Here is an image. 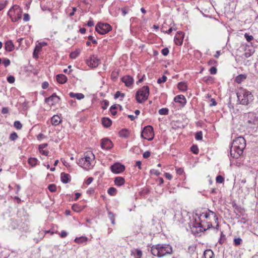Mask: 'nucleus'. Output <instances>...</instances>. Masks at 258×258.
<instances>
[{"label": "nucleus", "mask_w": 258, "mask_h": 258, "mask_svg": "<svg viewBox=\"0 0 258 258\" xmlns=\"http://www.w3.org/2000/svg\"><path fill=\"white\" fill-rule=\"evenodd\" d=\"M246 147V141L241 136L236 138L231 143L230 147V156L233 158H238L243 153Z\"/></svg>", "instance_id": "1"}, {"label": "nucleus", "mask_w": 258, "mask_h": 258, "mask_svg": "<svg viewBox=\"0 0 258 258\" xmlns=\"http://www.w3.org/2000/svg\"><path fill=\"white\" fill-rule=\"evenodd\" d=\"M151 252L153 255L161 257L171 254L172 248L169 244H158L151 246Z\"/></svg>", "instance_id": "2"}, {"label": "nucleus", "mask_w": 258, "mask_h": 258, "mask_svg": "<svg viewBox=\"0 0 258 258\" xmlns=\"http://www.w3.org/2000/svg\"><path fill=\"white\" fill-rule=\"evenodd\" d=\"M238 100L240 104L243 105H248L252 103L253 101L254 97L252 93L244 89H240L237 93Z\"/></svg>", "instance_id": "3"}, {"label": "nucleus", "mask_w": 258, "mask_h": 258, "mask_svg": "<svg viewBox=\"0 0 258 258\" xmlns=\"http://www.w3.org/2000/svg\"><path fill=\"white\" fill-rule=\"evenodd\" d=\"M202 221H200V217H199V220L195 219L192 222H191L189 226L192 233L197 235L201 232L206 231L207 230L212 228L213 226L211 223H208V227L206 228L204 225L202 223Z\"/></svg>", "instance_id": "4"}, {"label": "nucleus", "mask_w": 258, "mask_h": 258, "mask_svg": "<svg viewBox=\"0 0 258 258\" xmlns=\"http://www.w3.org/2000/svg\"><path fill=\"white\" fill-rule=\"evenodd\" d=\"M150 89L148 86H144L139 89L136 94V99L139 103H142L148 98Z\"/></svg>", "instance_id": "5"}, {"label": "nucleus", "mask_w": 258, "mask_h": 258, "mask_svg": "<svg viewBox=\"0 0 258 258\" xmlns=\"http://www.w3.org/2000/svg\"><path fill=\"white\" fill-rule=\"evenodd\" d=\"M94 159V156L92 153H88L85 155L84 158L79 160L78 164L83 168L87 169L91 166V161Z\"/></svg>", "instance_id": "6"}, {"label": "nucleus", "mask_w": 258, "mask_h": 258, "mask_svg": "<svg viewBox=\"0 0 258 258\" xmlns=\"http://www.w3.org/2000/svg\"><path fill=\"white\" fill-rule=\"evenodd\" d=\"M154 135L153 127L151 125L146 126L141 133V137L148 141H152L153 139Z\"/></svg>", "instance_id": "7"}, {"label": "nucleus", "mask_w": 258, "mask_h": 258, "mask_svg": "<svg viewBox=\"0 0 258 258\" xmlns=\"http://www.w3.org/2000/svg\"><path fill=\"white\" fill-rule=\"evenodd\" d=\"M111 29L112 28L109 24L100 22L98 23L95 27L96 31L101 35L108 33Z\"/></svg>", "instance_id": "8"}, {"label": "nucleus", "mask_w": 258, "mask_h": 258, "mask_svg": "<svg viewBox=\"0 0 258 258\" xmlns=\"http://www.w3.org/2000/svg\"><path fill=\"white\" fill-rule=\"evenodd\" d=\"M8 15L10 16L12 22H16L21 19L22 10L19 8H17L14 10L11 9L8 12Z\"/></svg>", "instance_id": "9"}, {"label": "nucleus", "mask_w": 258, "mask_h": 258, "mask_svg": "<svg viewBox=\"0 0 258 258\" xmlns=\"http://www.w3.org/2000/svg\"><path fill=\"white\" fill-rule=\"evenodd\" d=\"M111 171L116 174L123 172L125 170V166L119 162H116L110 166Z\"/></svg>", "instance_id": "10"}, {"label": "nucleus", "mask_w": 258, "mask_h": 258, "mask_svg": "<svg viewBox=\"0 0 258 258\" xmlns=\"http://www.w3.org/2000/svg\"><path fill=\"white\" fill-rule=\"evenodd\" d=\"M99 59L95 55H92L89 59L86 60V63L89 67L96 68L99 63Z\"/></svg>", "instance_id": "11"}, {"label": "nucleus", "mask_w": 258, "mask_h": 258, "mask_svg": "<svg viewBox=\"0 0 258 258\" xmlns=\"http://www.w3.org/2000/svg\"><path fill=\"white\" fill-rule=\"evenodd\" d=\"M60 101V98L56 95L55 93H53L51 96L49 97L45 98V102L49 103L51 102V105H53L56 103H58Z\"/></svg>", "instance_id": "12"}, {"label": "nucleus", "mask_w": 258, "mask_h": 258, "mask_svg": "<svg viewBox=\"0 0 258 258\" xmlns=\"http://www.w3.org/2000/svg\"><path fill=\"white\" fill-rule=\"evenodd\" d=\"M113 146L112 142L108 139H103L101 140V147L105 150L111 149Z\"/></svg>", "instance_id": "13"}, {"label": "nucleus", "mask_w": 258, "mask_h": 258, "mask_svg": "<svg viewBox=\"0 0 258 258\" xmlns=\"http://www.w3.org/2000/svg\"><path fill=\"white\" fill-rule=\"evenodd\" d=\"M184 34L182 31L177 32L174 37V42L178 46L181 45L183 43Z\"/></svg>", "instance_id": "14"}, {"label": "nucleus", "mask_w": 258, "mask_h": 258, "mask_svg": "<svg viewBox=\"0 0 258 258\" xmlns=\"http://www.w3.org/2000/svg\"><path fill=\"white\" fill-rule=\"evenodd\" d=\"M121 80L123 83L125 84V86L127 87H131L133 85L134 81L133 78L128 75L122 77L121 79Z\"/></svg>", "instance_id": "15"}, {"label": "nucleus", "mask_w": 258, "mask_h": 258, "mask_svg": "<svg viewBox=\"0 0 258 258\" xmlns=\"http://www.w3.org/2000/svg\"><path fill=\"white\" fill-rule=\"evenodd\" d=\"M174 100L176 102L179 103L182 106H184L186 103L185 97L183 95H178L175 97Z\"/></svg>", "instance_id": "16"}, {"label": "nucleus", "mask_w": 258, "mask_h": 258, "mask_svg": "<svg viewBox=\"0 0 258 258\" xmlns=\"http://www.w3.org/2000/svg\"><path fill=\"white\" fill-rule=\"evenodd\" d=\"M61 181L63 183H67L71 181V176L69 174L62 172L60 174Z\"/></svg>", "instance_id": "17"}, {"label": "nucleus", "mask_w": 258, "mask_h": 258, "mask_svg": "<svg viewBox=\"0 0 258 258\" xmlns=\"http://www.w3.org/2000/svg\"><path fill=\"white\" fill-rule=\"evenodd\" d=\"M232 206L234 210L236 211L235 212L237 214V213L240 214V215H243L245 211L243 208L241 206H238L235 202H233L232 203Z\"/></svg>", "instance_id": "18"}, {"label": "nucleus", "mask_w": 258, "mask_h": 258, "mask_svg": "<svg viewBox=\"0 0 258 258\" xmlns=\"http://www.w3.org/2000/svg\"><path fill=\"white\" fill-rule=\"evenodd\" d=\"M5 48L6 51L11 52L14 49V45L11 40L7 41L5 43Z\"/></svg>", "instance_id": "19"}, {"label": "nucleus", "mask_w": 258, "mask_h": 258, "mask_svg": "<svg viewBox=\"0 0 258 258\" xmlns=\"http://www.w3.org/2000/svg\"><path fill=\"white\" fill-rule=\"evenodd\" d=\"M248 118H250V119H246V123L248 125H254L255 123L256 120L255 119V116L252 113H248L247 114Z\"/></svg>", "instance_id": "20"}, {"label": "nucleus", "mask_w": 258, "mask_h": 258, "mask_svg": "<svg viewBox=\"0 0 258 258\" xmlns=\"http://www.w3.org/2000/svg\"><path fill=\"white\" fill-rule=\"evenodd\" d=\"M114 182L115 185L120 186L124 184L125 179L122 177L117 176L114 178Z\"/></svg>", "instance_id": "21"}, {"label": "nucleus", "mask_w": 258, "mask_h": 258, "mask_svg": "<svg viewBox=\"0 0 258 258\" xmlns=\"http://www.w3.org/2000/svg\"><path fill=\"white\" fill-rule=\"evenodd\" d=\"M56 79L57 82L61 84L65 83L68 80L67 77L63 74L57 75Z\"/></svg>", "instance_id": "22"}, {"label": "nucleus", "mask_w": 258, "mask_h": 258, "mask_svg": "<svg viewBox=\"0 0 258 258\" xmlns=\"http://www.w3.org/2000/svg\"><path fill=\"white\" fill-rule=\"evenodd\" d=\"M101 121L103 126L106 128L110 127L112 124L111 120L107 117H103Z\"/></svg>", "instance_id": "23"}, {"label": "nucleus", "mask_w": 258, "mask_h": 258, "mask_svg": "<svg viewBox=\"0 0 258 258\" xmlns=\"http://www.w3.org/2000/svg\"><path fill=\"white\" fill-rule=\"evenodd\" d=\"M61 119L59 116L57 115H53L51 118V123L53 125H57L60 123Z\"/></svg>", "instance_id": "24"}, {"label": "nucleus", "mask_w": 258, "mask_h": 258, "mask_svg": "<svg viewBox=\"0 0 258 258\" xmlns=\"http://www.w3.org/2000/svg\"><path fill=\"white\" fill-rule=\"evenodd\" d=\"M69 95L71 98H76L78 100H81L85 97L84 95L81 93L70 92Z\"/></svg>", "instance_id": "25"}, {"label": "nucleus", "mask_w": 258, "mask_h": 258, "mask_svg": "<svg viewBox=\"0 0 258 258\" xmlns=\"http://www.w3.org/2000/svg\"><path fill=\"white\" fill-rule=\"evenodd\" d=\"M130 132L126 128L122 129L119 132V135L120 137L127 138L129 137Z\"/></svg>", "instance_id": "26"}, {"label": "nucleus", "mask_w": 258, "mask_h": 258, "mask_svg": "<svg viewBox=\"0 0 258 258\" xmlns=\"http://www.w3.org/2000/svg\"><path fill=\"white\" fill-rule=\"evenodd\" d=\"M214 254L211 249H207L204 253L203 258H214Z\"/></svg>", "instance_id": "27"}, {"label": "nucleus", "mask_w": 258, "mask_h": 258, "mask_svg": "<svg viewBox=\"0 0 258 258\" xmlns=\"http://www.w3.org/2000/svg\"><path fill=\"white\" fill-rule=\"evenodd\" d=\"M177 88L181 91H185L187 90V86L185 82H180L178 83Z\"/></svg>", "instance_id": "28"}, {"label": "nucleus", "mask_w": 258, "mask_h": 258, "mask_svg": "<svg viewBox=\"0 0 258 258\" xmlns=\"http://www.w3.org/2000/svg\"><path fill=\"white\" fill-rule=\"evenodd\" d=\"M246 78V75L245 74H240L235 78L236 83L240 84Z\"/></svg>", "instance_id": "29"}, {"label": "nucleus", "mask_w": 258, "mask_h": 258, "mask_svg": "<svg viewBox=\"0 0 258 258\" xmlns=\"http://www.w3.org/2000/svg\"><path fill=\"white\" fill-rule=\"evenodd\" d=\"M88 238L86 236H81L79 237H76L75 239V242L77 243H83L87 242Z\"/></svg>", "instance_id": "30"}, {"label": "nucleus", "mask_w": 258, "mask_h": 258, "mask_svg": "<svg viewBox=\"0 0 258 258\" xmlns=\"http://www.w3.org/2000/svg\"><path fill=\"white\" fill-rule=\"evenodd\" d=\"M28 162L32 167H35L38 164V161L36 158L31 157L28 159Z\"/></svg>", "instance_id": "31"}, {"label": "nucleus", "mask_w": 258, "mask_h": 258, "mask_svg": "<svg viewBox=\"0 0 258 258\" xmlns=\"http://www.w3.org/2000/svg\"><path fill=\"white\" fill-rule=\"evenodd\" d=\"M203 81L206 84H212L214 82V78L211 76L204 77Z\"/></svg>", "instance_id": "32"}, {"label": "nucleus", "mask_w": 258, "mask_h": 258, "mask_svg": "<svg viewBox=\"0 0 258 258\" xmlns=\"http://www.w3.org/2000/svg\"><path fill=\"white\" fill-rule=\"evenodd\" d=\"M80 50L79 49H76L75 51L72 52L70 54V58L75 59L80 53Z\"/></svg>", "instance_id": "33"}, {"label": "nucleus", "mask_w": 258, "mask_h": 258, "mask_svg": "<svg viewBox=\"0 0 258 258\" xmlns=\"http://www.w3.org/2000/svg\"><path fill=\"white\" fill-rule=\"evenodd\" d=\"M195 215L198 218V219H197V220H199V217H200V219L201 218V217H203L206 219H208L209 218V216H210L209 212L202 213L201 214L196 213ZM200 221H201V219H200Z\"/></svg>", "instance_id": "34"}, {"label": "nucleus", "mask_w": 258, "mask_h": 258, "mask_svg": "<svg viewBox=\"0 0 258 258\" xmlns=\"http://www.w3.org/2000/svg\"><path fill=\"white\" fill-rule=\"evenodd\" d=\"M41 49V46H36L34 50L33 53V56L34 58H37L38 57V53Z\"/></svg>", "instance_id": "35"}, {"label": "nucleus", "mask_w": 258, "mask_h": 258, "mask_svg": "<svg viewBox=\"0 0 258 258\" xmlns=\"http://www.w3.org/2000/svg\"><path fill=\"white\" fill-rule=\"evenodd\" d=\"M107 192L110 196H114L116 194L117 190L113 187H110L108 188Z\"/></svg>", "instance_id": "36"}, {"label": "nucleus", "mask_w": 258, "mask_h": 258, "mask_svg": "<svg viewBox=\"0 0 258 258\" xmlns=\"http://www.w3.org/2000/svg\"><path fill=\"white\" fill-rule=\"evenodd\" d=\"M108 217L111 221L112 224H115V215L111 211L108 212Z\"/></svg>", "instance_id": "37"}, {"label": "nucleus", "mask_w": 258, "mask_h": 258, "mask_svg": "<svg viewBox=\"0 0 258 258\" xmlns=\"http://www.w3.org/2000/svg\"><path fill=\"white\" fill-rule=\"evenodd\" d=\"M125 96V94L123 93H121L120 91H117L116 92V93L114 94V99H116L118 97H120L121 98V100Z\"/></svg>", "instance_id": "38"}, {"label": "nucleus", "mask_w": 258, "mask_h": 258, "mask_svg": "<svg viewBox=\"0 0 258 258\" xmlns=\"http://www.w3.org/2000/svg\"><path fill=\"white\" fill-rule=\"evenodd\" d=\"M117 109V105L114 104L110 108V111L112 115H115L117 114L116 109Z\"/></svg>", "instance_id": "39"}, {"label": "nucleus", "mask_w": 258, "mask_h": 258, "mask_svg": "<svg viewBox=\"0 0 258 258\" xmlns=\"http://www.w3.org/2000/svg\"><path fill=\"white\" fill-rule=\"evenodd\" d=\"M226 238L225 235L224 234L223 232L222 231L221 232V235L219 239V243L220 244H222L226 240Z\"/></svg>", "instance_id": "40"}, {"label": "nucleus", "mask_w": 258, "mask_h": 258, "mask_svg": "<svg viewBox=\"0 0 258 258\" xmlns=\"http://www.w3.org/2000/svg\"><path fill=\"white\" fill-rule=\"evenodd\" d=\"M169 113V110L167 108H163L159 110V113L160 115H167Z\"/></svg>", "instance_id": "41"}, {"label": "nucleus", "mask_w": 258, "mask_h": 258, "mask_svg": "<svg viewBox=\"0 0 258 258\" xmlns=\"http://www.w3.org/2000/svg\"><path fill=\"white\" fill-rule=\"evenodd\" d=\"M190 151L195 154H198L199 153V148L196 145L191 146Z\"/></svg>", "instance_id": "42"}, {"label": "nucleus", "mask_w": 258, "mask_h": 258, "mask_svg": "<svg viewBox=\"0 0 258 258\" xmlns=\"http://www.w3.org/2000/svg\"><path fill=\"white\" fill-rule=\"evenodd\" d=\"M242 240L241 238H236L234 239L233 243L235 246H238L241 244Z\"/></svg>", "instance_id": "43"}, {"label": "nucleus", "mask_w": 258, "mask_h": 258, "mask_svg": "<svg viewBox=\"0 0 258 258\" xmlns=\"http://www.w3.org/2000/svg\"><path fill=\"white\" fill-rule=\"evenodd\" d=\"M109 101L107 100H103L102 102H101V104H102V108L103 109V110H105L107 109V107L109 105Z\"/></svg>", "instance_id": "44"}, {"label": "nucleus", "mask_w": 258, "mask_h": 258, "mask_svg": "<svg viewBox=\"0 0 258 258\" xmlns=\"http://www.w3.org/2000/svg\"><path fill=\"white\" fill-rule=\"evenodd\" d=\"M18 138V135L16 133L13 132L10 134L9 139L10 140L14 141Z\"/></svg>", "instance_id": "45"}, {"label": "nucleus", "mask_w": 258, "mask_h": 258, "mask_svg": "<svg viewBox=\"0 0 258 258\" xmlns=\"http://www.w3.org/2000/svg\"><path fill=\"white\" fill-rule=\"evenodd\" d=\"M49 190L52 192H54L56 190V186L54 184H50L48 186Z\"/></svg>", "instance_id": "46"}, {"label": "nucleus", "mask_w": 258, "mask_h": 258, "mask_svg": "<svg viewBox=\"0 0 258 258\" xmlns=\"http://www.w3.org/2000/svg\"><path fill=\"white\" fill-rule=\"evenodd\" d=\"M14 126L18 130H20L22 127V125L19 121H15L14 123Z\"/></svg>", "instance_id": "47"}, {"label": "nucleus", "mask_w": 258, "mask_h": 258, "mask_svg": "<svg viewBox=\"0 0 258 258\" xmlns=\"http://www.w3.org/2000/svg\"><path fill=\"white\" fill-rule=\"evenodd\" d=\"M244 36L248 42H250L253 39V37L252 35H249L247 33L244 34Z\"/></svg>", "instance_id": "48"}, {"label": "nucleus", "mask_w": 258, "mask_h": 258, "mask_svg": "<svg viewBox=\"0 0 258 258\" xmlns=\"http://www.w3.org/2000/svg\"><path fill=\"white\" fill-rule=\"evenodd\" d=\"M216 180L217 183H222L224 181V178L221 175H218L216 178Z\"/></svg>", "instance_id": "49"}, {"label": "nucleus", "mask_w": 258, "mask_h": 258, "mask_svg": "<svg viewBox=\"0 0 258 258\" xmlns=\"http://www.w3.org/2000/svg\"><path fill=\"white\" fill-rule=\"evenodd\" d=\"M166 80H167V77L163 75L162 77L159 78L157 80V83L158 84H161V83H164L165 82H166Z\"/></svg>", "instance_id": "50"}, {"label": "nucleus", "mask_w": 258, "mask_h": 258, "mask_svg": "<svg viewBox=\"0 0 258 258\" xmlns=\"http://www.w3.org/2000/svg\"><path fill=\"white\" fill-rule=\"evenodd\" d=\"M195 138L197 140H201L203 138V134L202 132H199L196 133Z\"/></svg>", "instance_id": "51"}, {"label": "nucleus", "mask_w": 258, "mask_h": 258, "mask_svg": "<svg viewBox=\"0 0 258 258\" xmlns=\"http://www.w3.org/2000/svg\"><path fill=\"white\" fill-rule=\"evenodd\" d=\"M72 209L73 210L77 212L80 211V207L77 204H74L72 207Z\"/></svg>", "instance_id": "52"}, {"label": "nucleus", "mask_w": 258, "mask_h": 258, "mask_svg": "<svg viewBox=\"0 0 258 258\" xmlns=\"http://www.w3.org/2000/svg\"><path fill=\"white\" fill-rule=\"evenodd\" d=\"M15 78L13 76H10L7 77V81L11 84H12L15 82Z\"/></svg>", "instance_id": "53"}, {"label": "nucleus", "mask_w": 258, "mask_h": 258, "mask_svg": "<svg viewBox=\"0 0 258 258\" xmlns=\"http://www.w3.org/2000/svg\"><path fill=\"white\" fill-rule=\"evenodd\" d=\"M169 52V50L168 48L167 47L162 49L161 50V53L164 56L167 55L168 54Z\"/></svg>", "instance_id": "54"}, {"label": "nucleus", "mask_w": 258, "mask_h": 258, "mask_svg": "<svg viewBox=\"0 0 258 258\" xmlns=\"http://www.w3.org/2000/svg\"><path fill=\"white\" fill-rule=\"evenodd\" d=\"M209 72H210L211 74L215 75V74H216L217 73V68L216 67H211L210 69Z\"/></svg>", "instance_id": "55"}, {"label": "nucleus", "mask_w": 258, "mask_h": 258, "mask_svg": "<svg viewBox=\"0 0 258 258\" xmlns=\"http://www.w3.org/2000/svg\"><path fill=\"white\" fill-rule=\"evenodd\" d=\"M150 173L152 175H159L160 174V172L157 170L153 169L150 170Z\"/></svg>", "instance_id": "56"}, {"label": "nucleus", "mask_w": 258, "mask_h": 258, "mask_svg": "<svg viewBox=\"0 0 258 258\" xmlns=\"http://www.w3.org/2000/svg\"><path fill=\"white\" fill-rule=\"evenodd\" d=\"M10 60L8 58H4L3 60V64L5 66V67H7L9 66L10 64Z\"/></svg>", "instance_id": "57"}, {"label": "nucleus", "mask_w": 258, "mask_h": 258, "mask_svg": "<svg viewBox=\"0 0 258 258\" xmlns=\"http://www.w3.org/2000/svg\"><path fill=\"white\" fill-rule=\"evenodd\" d=\"M68 235V233L64 230L61 231V232L59 233V235L61 238H64L67 237Z\"/></svg>", "instance_id": "58"}, {"label": "nucleus", "mask_w": 258, "mask_h": 258, "mask_svg": "<svg viewBox=\"0 0 258 258\" xmlns=\"http://www.w3.org/2000/svg\"><path fill=\"white\" fill-rule=\"evenodd\" d=\"M136 254L138 256L136 258H141L142 256V251L141 250L139 249H137L136 250Z\"/></svg>", "instance_id": "59"}, {"label": "nucleus", "mask_w": 258, "mask_h": 258, "mask_svg": "<svg viewBox=\"0 0 258 258\" xmlns=\"http://www.w3.org/2000/svg\"><path fill=\"white\" fill-rule=\"evenodd\" d=\"M88 39L90 41H91L93 44L97 43V41H96V40L94 39V37L91 35L89 36L88 37Z\"/></svg>", "instance_id": "60"}, {"label": "nucleus", "mask_w": 258, "mask_h": 258, "mask_svg": "<svg viewBox=\"0 0 258 258\" xmlns=\"http://www.w3.org/2000/svg\"><path fill=\"white\" fill-rule=\"evenodd\" d=\"M150 155H151L150 152L149 151H147L144 153L143 156L144 158L146 159V158H148V157H149Z\"/></svg>", "instance_id": "61"}, {"label": "nucleus", "mask_w": 258, "mask_h": 258, "mask_svg": "<svg viewBox=\"0 0 258 258\" xmlns=\"http://www.w3.org/2000/svg\"><path fill=\"white\" fill-rule=\"evenodd\" d=\"M30 20V16L28 14L25 13L24 15L23 20L25 22L28 21Z\"/></svg>", "instance_id": "62"}, {"label": "nucleus", "mask_w": 258, "mask_h": 258, "mask_svg": "<svg viewBox=\"0 0 258 258\" xmlns=\"http://www.w3.org/2000/svg\"><path fill=\"white\" fill-rule=\"evenodd\" d=\"M87 25L88 27H92V26H93L94 25V22H93V21L92 18H90V20L88 22V23L87 24Z\"/></svg>", "instance_id": "63"}, {"label": "nucleus", "mask_w": 258, "mask_h": 258, "mask_svg": "<svg viewBox=\"0 0 258 258\" xmlns=\"http://www.w3.org/2000/svg\"><path fill=\"white\" fill-rule=\"evenodd\" d=\"M93 178L92 177H90L87 179L85 182L87 185H89L93 181Z\"/></svg>", "instance_id": "64"}]
</instances>
